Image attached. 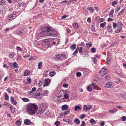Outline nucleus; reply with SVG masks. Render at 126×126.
Segmentation results:
<instances>
[{
    "label": "nucleus",
    "instance_id": "nucleus-1",
    "mask_svg": "<svg viewBox=\"0 0 126 126\" xmlns=\"http://www.w3.org/2000/svg\"><path fill=\"white\" fill-rule=\"evenodd\" d=\"M53 32V31L50 28L46 27L43 30H41V32L39 33L38 35L40 37L53 35L55 34Z\"/></svg>",
    "mask_w": 126,
    "mask_h": 126
},
{
    "label": "nucleus",
    "instance_id": "nucleus-2",
    "mask_svg": "<svg viewBox=\"0 0 126 126\" xmlns=\"http://www.w3.org/2000/svg\"><path fill=\"white\" fill-rule=\"evenodd\" d=\"M63 93L64 94L63 96L64 98H63L62 99H60V98L63 95L62 94L61 95H60L58 96L57 97V99L58 102H62L65 101L64 100V99L68 100H69V95L68 94V93L66 92V90H61L59 93V94H60Z\"/></svg>",
    "mask_w": 126,
    "mask_h": 126
},
{
    "label": "nucleus",
    "instance_id": "nucleus-3",
    "mask_svg": "<svg viewBox=\"0 0 126 126\" xmlns=\"http://www.w3.org/2000/svg\"><path fill=\"white\" fill-rule=\"evenodd\" d=\"M37 108V107L35 104H31L28 106L27 110L30 113L34 114L36 112Z\"/></svg>",
    "mask_w": 126,
    "mask_h": 126
},
{
    "label": "nucleus",
    "instance_id": "nucleus-4",
    "mask_svg": "<svg viewBox=\"0 0 126 126\" xmlns=\"http://www.w3.org/2000/svg\"><path fill=\"white\" fill-rule=\"evenodd\" d=\"M65 57L66 55L65 54H60L55 55L54 58L55 59L58 61H60L63 60Z\"/></svg>",
    "mask_w": 126,
    "mask_h": 126
},
{
    "label": "nucleus",
    "instance_id": "nucleus-5",
    "mask_svg": "<svg viewBox=\"0 0 126 126\" xmlns=\"http://www.w3.org/2000/svg\"><path fill=\"white\" fill-rule=\"evenodd\" d=\"M83 9L85 11H86L87 13L88 14L89 12L88 10H89L91 13H93L94 12V10L93 8L92 7H89L88 8H86V7H84L83 8Z\"/></svg>",
    "mask_w": 126,
    "mask_h": 126
},
{
    "label": "nucleus",
    "instance_id": "nucleus-6",
    "mask_svg": "<svg viewBox=\"0 0 126 126\" xmlns=\"http://www.w3.org/2000/svg\"><path fill=\"white\" fill-rule=\"evenodd\" d=\"M107 72V70L106 68H102L101 70L99 71L100 75L101 76H103L105 75Z\"/></svg>",
    "mask_w": 126,
    "mask_h": 126
},
{
    "label": "nucleus",
    "instance_id": "nucleus-7",
    "mask_svg": "<svg viewBox=\"0 0 126 126\" xmlns=\"http://www.w3.org/2000/svg\"><path fill=\"white\" fill-rule=\"evenodd\" d=\"M92 108V106L91 105H89L88 106L85 105L84 106L83 110L84 111H87L88 110H90Z\"/></svg>",
    "mask_w": 126,
    "mask_h": 126
},
{
    "label": "nucleus",
    "instance_id": "nucleus-8",
    "mask_svg": "<svg viewBox=\"0 0 126 126\" xmlns=\"http://www.w3.org/2000/svg\"><path fill=\"white\" fill-rule=\"evenodd\" d=\"M50 81L51 80L49 79H45L43 81L44 84L43 85V86H49Z\"/></svg>",
    "mask_w": 126,
    "mask_h": 126
},
{
    "label": "nucleus",
    "instance_id": "nucleus-9",
    "mask_svg": "<svg viewBox=\"0 0 126 126\" xmlns=\"http://www.w3.org/2000/svg\"><path fill=\"white\" fill-rule=\"evenodd\" d=\"M119 25H118L117 28L115 30V32L116 33H118L120 32L122 30V27L121 25V23H118Z\"/></svg>",
    "mask_w": 126,
    "mask_h": 126
},
{
    "label": "nucleus",
    "instance_id": "nucleus-10",
    "mask_svg": "<svg viewBox=\"0 0 126 126\" xmlns=\"http://www.w3.org/2000/svg\"><path fill=\"white\" fill-rule=\"evenodd\" d=\"M112 83L111 82H109L107 83L105 85V87L107 88H111L113 87V85Z\"/></svg>",
    "mask_w": 126,
    "mask_h": 126
},
{
    "label": "nucleus",
    "instance_id": "nucleus-11",
    "mask_svg": "<svg viewBox=\"0 0 126 126\" xmlns=\"http://www.w3.org/2000/svg\"><path fill=\"white\" fill-rule=\"evenodd\" d=\"M24 123L27 125H30L32 124V123L29 120L26 119L24 120Z\"/></svg>",
    "mask_w": 126,
    "mask_h": 126
},
{
    "label": "nucleus",
    "instance_id": "nucleus-12",
    "mask_svg": "<svg viewBox=\"0 0 126 126\" xmlns=\"http://www.w3.org/2000/svg\"><path fill=\"white\" fill-rule=\"evenodd\" d=\"M62 110L63 111L67 110L68 108V106L67 105H64L62 106Z\"/></svg>",
    "mask_w": 126,
    "mask_h": 126
},
{
    "label": "nucleus",
    "instance_id": "nucleus-13",
    "mask_svg": "<svg viewBox=\"0 0 126 126\" xmlns=\"http://www.w3.org/2000/svg\"><path fill=\"white\" fill-rule=\"evenodd\" d=\"M50 44V42L49 40H46L43 43V44L46 47H48Z\"/></svg>",
    "mask_w": 126,
    "mask_h": 126
},
{
    "label": "nucleus",
    "instance_id": "nucleus-14",
    "mask_svg": "<svg viewBox=\"0 0 126 126\" xmlns=\"http://www.w3.org/2000/svg\"><path fill=\"white\" fill-rule=\"evenodd\" d=\"M45 110L44 108L39 109L37 112V113L38 114H42L45 111Z\"/></svg>",
    "mask_w": 126,
    "mask_h": 126
},
{
    "label": "nucleus",
    "instance_id": "nucleus-15",
    "mask_svg": "<svg viewBox=\"0 0 126 126\" xmlns=\"http://www.w3.org/2000/svg\"><path fill=\"white\" fill-rule=\"evenodd\" d=\"M70 111L69 110H67L65 111L64 112L60 114V115L61 116H64L66 114H69L70 113Z\"/></svg>",
    "mask_w": 126,
    "mask_h": 126
},
{
    "label": "nucleus",
    "instance_id": "nucleus-16",
    "mask_svg": "<svg viewBox=\"0 0 126 126\" xmlns=\"http://www.w3.org/2000/svg\"><path fill=\"white\" fill-rule=\"evenodd\" d=\"M11 102L14 105H16L17 104L16 101L12 97H11Z\"/></svg>",
    "mask_w": 126,
    "mask_h": 126
},
{
    "label": "nucleus",
    "instance_id": "nucleus-17",
    "mask_svg": "<svg viewBox=\"0 0 126 126\" xmlns=\"http://www.w3.org/2000/svg\"><path fill=\"white\" fill-rule=\"evenodd\" d=\"M16 17V16L15 14H11L9 16V20L11 19H14Z\"/></svg>",
    "mask_w": 126,
    "mask_h": 126
},
{
    "label": "nucleus",
    "instance_id": "nucleus-18",
    "mask_svg": "<svg viewBox=\"0 0 126 126\" xmlns=\"http://www.w3.org/2000/svg\"><path fill=\"white\" fill-rule=\"evenodd\" d=\"M108 31L109 32H111L112 31V28L111 26L110 25H108L107 28Z\"/></svg>",
    "mask_w": 126,
    "mask_h": 126
},
{
    "label": "nucleus",
    "instance_id": "nucleus-19",
    "mask_svg": "<svg viewBox=\"0 0 126 126\" xmlns=\"http://www.w3.org/2000/svg\"><path fill=\"white\" fill-rule=\"evenodd\" d=\"M86 45L87 48H89L92 46V44L91 42H89L88 43H86Z\"/></svg>",
    "mask_w": 126,
    "mask_h": 126
},
{
    "label": "nucleus",
    "instance_id": "nucleus-20",
    "mask_svg": "<svg viewBox=\"0 0 126 126\" xmlns=\"http://www.w3.org/2000/svg\"><path fill=\"white\" fill-rule=\"evenodd\" d=\"M10 109L12 113H14L15 111V108L13 106L11 105L10 107Z\"/></svg>",
    "mask_w": 126,
    "mask_h": 126
},
{
    "label": "nucleus",
    "instance_id": "nucleus-21",
    "mask_svg": "<svg viewBox=\"0 0 126 126\" xmlns=\"http://www.w3.org/2000/svg\"><path fill=\"white\" fill-rule=\"evenodd\" d=\"M20 30L23 35L26 33L27 31V29L26 28L22 29Z\"/></svg>",
    "mask_w": 126,
    "mask_h": 126
},
{
    "label": "nucleus",
    "instance_id": "nucleus-22",
    "mask_svg": "<svg viewBox=\"0 0 126 126\" xmlns=\"http://www.w3.org/2000/svg\"><path fill=\"white\" fill-rule=\"evenodd\" d=\"M114 9H112L109 15V16L110 17H112L113 16V13Z\"/></svg>",
    "mask_w": 126,
    "mask_h": 126
},
{
    "label": "nucleus",
    "instance_id": "nucleus-23",
    "mask_svg": "<svg viewBox=\"0 0 126 126\" xmlns=\"http://www.w3.org/2000/svg\"><path fill=\"white\" fill-rule=\"evenodd\" d=\"M30 71L29 70H26L24 73V75L25 76H27L30 75Z\"/></svg>",
    "mask_w": 126,
    "mask_h": 126
},
{
    "label": "nucleus",
    "instance_id": "nucleus-24",
    "mask_svg": "<svg viewBox=\"0 0 126 126\" xmlns=\"http://www.w3.org/2000/svg\"><path fill=\"white\" fill-rule=\"evenodd\" d=\"M84 71L85 72L86 74H88L91 72L90 70L87 68L85 69Z\"/></svg>",
    "mask_w": 126,
    "mask_h": 126
},
{
    "label": "nucleus",
    "instance_id": "nucleus-25",
    "mask_svg": "<svg viewBox=\"0 0 126 126\" xmlns=\"http://www.w3.org/2000/svg\"><path fill=\"white\" fill-rule=\"evenodd\" d=\"M74 122L77 125H79V124L80 121L79 120L76 118L74 120Z\"/></svg>",
    "mask_w": 126,
    "mask_h": 126
},
{
    "label": "nucleus",
    "instance_id": "nucleus-26",
    "mask_svg": "<svg viewBox=\"0 0 126 126\" xmlns=\"http://www.w3.org/2000/svg\"><path fill=\"white\" fill-rule=\"evenodd\" d=\"M77 46L76 44H74L72 45L70 47L71 48L74 50L76 47Z\"/></svg>",
    "mask_w": 126,
    "mask_h": 126
},
{
    "label": "nucleus",
    "instance_id": "nucleus-27",
    "mask_svg": "<svg viewBox=\"0 0 126 126\" xmlns=\"http://www.w3.org/2000/svg\"><path fill=\"white\" fill-rule=\"evenodd\" d=\"M48 93V91L46 90H45L43 92V94H42L44 96H47Z\"/></svg>",
    "mask_w": 126,
    "mask_h": 126
},
{
    "label": "nucleus",
    "instance_id": "nucleus-28",
    "mask_svg": "<svg viewBox=\"0 0 126 126\" xmlns=\"http://www.w3.org/2000/svg\"><path fill=\"white\" fill-rule=\"evenodd\" d=\"M79 47H77L75 51L74 52L73 55H75L76 54L78 53L79 49Z\"/></svg>",
    "mask_w": 126,
    "mask_h": 126
},
{
    "label": "nucleus",
    "instance_id": "nucleus-29",
    "mask_svg": "<svg viewBox=\"0 0 126 126\" xmlns=\"http://www.w3.org/2000/svg\"><path fill=\"white\" fill-rule=\"evenodd\" d=\"M13 66L14 67L16 68H17L18 67V64L16 62H15L13 63Z\"/></svg>",
    "mask_w": 126,
    "mask_h": 126
},
{
    "label": "nucleus",
    "instance_id": "nucleus-30",
    "mask_svg": "<svg viewBox=\"0 0 126 126\" xmlns=\"http://www.w3.org/2000/svg\"><path fill=\"white\" fill-rule=\"evenodd\" d=\"M42 63L41 62H39L38 64V69H40L42 68Z\"/></svg>",
    "mask_w": 126,
    "mask_h": 126
},
{
    "label": "nucleus",
    "instance_id": "nucleus-31",
    "mask_svg": "<svg viewBox=\"0 0 126 126\" xmlns=\"http://www.w3.org/2000/svg\"><path fill=\"white\" fill-rule=\"evenodd\" d=\"M87 91L89 92H91L92 91V87L90 85L88 86L87 88Z\"/></svg>",
    "mask_w": 126,
    "mask_h": 126
},
{
    "label": "nucleus",
    "instance_id": "nucleus-32",
    "mask_svg": "<svg viewBox=\"0 0 126 126\" xmlns=\"http://www.w3.org/2000/svg\"><path fill=\"white\" fill-rule=\"evenodd\" d=\"M81 108L79 106H76L75 107V110L76 111H78V110H80Z\"/></svg>",
    "mask_w": 126,
    "mask_h": 126
},
{
    "label": "nucleus",
    "instance_id": "nucleus-33",
    "mask_svg": "<svg viewBox=\"0 0 126 126\" xmlns=\"http://www.w3.org/2000/svg\"><path fill=\"white\" fill-rule=\"evenodd\" d=\"M90 122L91 124L94 125L95 124V121L93 119H91L90 120Z\"/></svg>",
    "mask_w": 126,
    "mask_h": 126
},
{
    "label": "nucleus",
    "instance_id": "nucleus-34",
    "mask_svg": "<svg viewBox=\"0 0 126 126\" xmlns=\"http://www.w3.org/2000/svg\"><path fill=\"white\" fill-rule=\"evenodd\" d=\"M4 105L9 107H10L11 105L9 103L6 101H5L4 102Z\"/></svg>",
    "mask_w": 126,
    "mask_h": 126
},
{
    "label": "nucleus",
    "instance_id": "nucleus-35",
    "mask_svg": "<svg viewBox=\"0 0 126 126\" xmlns=\"http://www.w3.org/2000/svg\"><path fill=\"white\" fill-rule=\"evenodd\" d=\"M36 96H39L40 97H41L43 96V94H41V93H36Z\"/></svg>",
    "mask_w": 126,
    "mask_h": 126
},
{
    "label": "nucleus",
    "instance_id": "nucleus-36",
    "mask_svg": "<svg viewBox=\"0 0 126 126\" xmlns=\"http://www.w3.org/2000/svg\"><path fill=\"white\" fill-rule=\"evenodd\" d=\"M56 74L55 72L54 71H53L50 72L49 74L50 76L52 77L54 75Z\"/></svg>",
    "mask_w": 126,
    "mask_h": 126
},
{
    "label": "nucleus",
    "instance_id": "nucleus-37",
    "mask_svg": "<svg viewBox=\"0 0 126 126\" xmlns=\"http://www.w3.org/2000/svg\"><path fill=\"white\" fill-rule=\"evenodd\" d=\"M22 99L23 101L25 102H27L29 101V99L28 98H22Z\"/></svg>",
    "mask_w": 126,
    "mask_h": 126
},
{
    "label": "nucleus",
    "instance_id": "nucleus-38",
    "mask_svg": "<svg viewBox=\"0 0 126 126\" xmlns=\"http://www.w3.org/2000/svg\"><path fill=\"white\" fill-rule=\"evenodd\" d=\"M54 124L56 126H58L60 125L61 124V123L59 121H57Z\"/></svg>",
    "mask_w": 126,
    "mask_h": 126
},
{
    "label": "nucleus",
    "instance_id": "nucleus-39",
    "mask_svg": "<svg viewBox=\"0 0 126 126\" xmlns=\"http://www.w3.org/2000/svg\"><path fill=\"white\" fill-rule=\"evenodd\" d=\"M27 82L29 84H30L32 80L31 78L30 77H28L27 79Z\"/></svg>",
    "mask_w": 126,
    "mask_h": 126
},
{
    "label": "nucleus",
    "instance_id": "nucleus-40",
    "mask_svg": "<svg viewBox=\"0 0 126 126\" xmlns=\"http://www.w3.org/2000/svg\"><path fill=\"white\" fill-rule=\"evenodd\" d=\"M106 23L104 22L101 23L100 24V26L101 27L103 28L104 27L105 25H106Z\"/></svg>",
    "mask_w": 126,
    "mask_h": 126
},
{
    "label": "nucleus",
    "instance_id": "nucleus-41",
    "mask_svg": "<svg viewBox=\"0 0 126 126\" xmlns=\"http://www.w3.org/2000/svg\"><path fill=\"white\" fill-rule=\"evenodd\" d=\"M21 122L19 120L16 121V124L17 125L19 126L21 124Z\"/></svg>",
    "mask_w": 126,
    "mask_h": 126
},
{
    "label": "nucleus",
    "instance_id": "nucleus-42",
    "mask_svg": "<svg viewBox=\"0 0 126 126\" xmlns=\"http://www.w3.org/2000/svg\"><path fill=\"white\" fill-rule=\"evenodd\" d=\"M16 49L17 50L19 51H22V49L20 47H19L17 46L16 47Z\"/></svg>",
    "mask_w": 126,
    "mask_h": 126
},
{
    "label": "nucleus",
    "instance_id": "nucleus-43",
    "mask_svg": "<svg viewBox=\"0 0 126 126\" xmlns=\"http://www.w3.org/2000/svg\"><path fill=\"white\" fill-rule=\"evenodd\" d=\"M5 3L4 0H0V4L1 5H4Z\"/></svg>",
    "mask_w": 126,
    "mask_h": 126
},
{
    "label": "nucleus",
    "instance_id": "nucleus-44",
    "mask_svg": "<svg viewBox=\"0 0 126 126\" xmlns=\"http://www.w3.org/2000/svg\"><path fill=\"white\" fill-rule=\"evenodd\" d=\"M73 26L75 28H77L79 27L78 24L76 23H75L74 24Z\"/></svg>",
    "mask_w": 126,
    "mask_h": 126
},
{
    "label": "nucleus",
    "instance_id": "nucleus-45",
    "mask_svg": "<svg viewBox=\"0 0 126 126\" xmlns=\"http://www.w3.org/2000/svg\"><path fill=\"white\" fill-rule=\"evenodd\" d=\"M5 10H0V14L2 15L5 13Z\"/></svg>",
    "mask_w": 126,
    "mask_h": 126
},
{
    "label": "nucleus",
    "instance_id": "nucleus-46",
    "mask_svg": "<svg viewBox=\"0 0 126 126\" xmlns=\"http://www.w3.org/2000/svg\"><path fill=\"white\" fill-rule=\"evenodd\" d=\"M83 49V48L82 47H80L79 48V53H81L82 52V50Z\"/></svg>",
    "mask_w": 126,
    "mask_h": 126
},
{
    "label": "nucleus",
    "instance_id": "nucleus-47",
    "mask_svg": "<svg viewBox=\"0 0 126 126\" xmlns=\"http://www.w3.org/2000/svg\"><path fill=\"white\" fill-rule=\"evenodd\" d=\"M22 3H19L16 4V5L18 7H19L22 5Z\"/></svg>",
    "mask_w": 126,
    "mask_h": 126
},
{
    "label": "nucleus",
    "instance_id": "nucleus-48",
    "mask_svg": "<svg viewBox=\"0 0 126 126\" xmlns=\"http://www.w3.org/2000/svg\"><path fill=\"white\" fill-rule=\"evenodd\" d=\"M81 74L79 72H77L76 73V75L78 77H80L81 75Z\"/></svg>",
    "mask_w": 126,
    "mask_h": 126
},
{
    "label": "nucleus",
    "instance_id": "nucleus-49",
    "mask_svg": "<svg viewBox=\"0 0 126 126\" xmlns=\"http://www.w3.org/2000/svg\"><path fill=\"white\" fill-rule=\"evenodd\" d=\"M104 125V122L102 121L100 122V126H103Z\"/></svg>",
    "mask_w": 126,
    "mask_h": 126
},
{
    "label": "nucleus",
    "instance_id": "nucleus-50",
    "mask_svg": "<svg viewBox=\"0 0 126 126\" xmlns=\"http://www.w3.org/2000/svg\"><path fill=\"white\" fill-rule=\"evenodd\" d=\"M91 50L92 52H94L96 51L95 49L94 48H92L91 49Z\"/></svg>",
    "mask_w": 126,
    "mask_h": 126
},
{
    "label": "nucleus",
    "instance_id": "nucleus-51",
    "mask_svg": "<svg viewBox=\"0 0 126 126\" xmlns=\"http://www.w3.org/2000/svg\"><path fill=\"white\" fill-rule=\"evenodd\" d=\"M6 90L7 91L9 92V93H11L12 91L11 90V88H8V89H6Z\"/></svg>",
    "mask_w": 126,
    "mask_h": 126
},
{
    "label": "nucleus",
    "instance_id": "nucleus-52",
    "mask_svg": "<svg viewBox=\"0 0 126 126\" xmlns=\"http://www.w3.org/2000/svg\"><path fill=\"white\" fill-rule=\"evenodd\" d=\"M113 26L114 29L117 27V24L115 23H113Z\"/></svg>",
    "mask_w": 126,
    "mask_h": 126
},
{
    "label": "nucleus",
    "instance_id": "nucleus-53",
    "mask_svg": "<svg viewBox=\"0 0 126 126\" xmlns=\"http://www.w3.org/2000/svg\"><path fill=\"white\" fill-rule=\"evenodd\" d=\"M17 34L19 35H23L21 30L17 32Z\"/></svg>",
    "mask_w": 126,
    "mask_h": 126
},
{
    "label": "nucleus",
    "instance_id": "nucleus-54",
    "mask_svg": "<svg viewBox=\"0 0 126 126\" xmlns=\"http://www.w3.org/2000/svg\"><path fill=\"white\" fill-rule=\"evenodd\" d=\"M122 120V121H124L126 120V117L125 116L122 117L121 118Z\"/></svg>",
    "mask_w": 126,
    "mask_h": 126
},
{
    "label": "nucleus",
    "instance_id": "nucleus-55",
    "mask_svg": "<svg viewBox=\"0 0 126 126\" xmlns=\"http://www.w3.org/2000/svg\"><path fill=\"white\" fill-rule=\"evenodd\" d=\"M85 116V115L84 114H82L80 116V118L81 119H82L84 118Z\"/></svg>",
    "mask_w": 126,
    "mask_h": 126
},
{
    "label": "nucleus",
    "instance_id": "nucleus-56",
    "mask_svg": "<svg viewBox=\"0 0 126 126\" xmlns=\"http://www.w3.org/2000/svg\"><path fill=\"white\" fill-rule=\"evenodd\" d=\"M5 100H7L9 98V97L7 94H5Z\"/></svg>",
    "mask_w": 126,
    "mask_h": 126
},
{
    "label": "nucleus",
    "instance_id": "nucleus-57",
    "mask_svg": "<svg viewBox=\"0 0 126 126\" xmlns=\"http://www.w3.org/2000/svg\"><path fill=\"white\" fill-rule=\"evenodd\" d=\"M85 125V122L84 121H83L82 122L80 126H84Z\"/></svg>",
    "mask_w": 126,
    "mask_h": 126
},
{
    "label": "nucleus",
    "instance_id": "nucleus-58",
    "mask_svg": "<svg viewBox=\"0 0 126 126\" xmlns=\"http://www.w3.org/2000/svg\"><path fill=\"white\" fill-rule=\"evenodd\" d=\"M42 89L41 88H39L36 91V93H39L41 92L42 91Z\"/></svg>",
    "mask_w": 126,
    "mask_h": 126
},
{
    "label": "nucleus",
    "instance_id": "nucleus-59",
    "mask_svg": "<svg viewBox=\"0 0 126 126\" xmlns=\"http://www.w3.org/2000/svg\"><path fill=\"white\" fill-rule=\"evenodd\" d=\"M42 84V82L41 81H40L39 83L38 84V86H41Z\"/></svg>",
    "mask_w": 126,
    "mask_h": 126
},
{
    "label": "nucleus",
    "instance_id": "nucleus-60",
    "mask_svg": "<svg viewBox=\"0 0 126 126\" xmlns=\"http://www.w3.org/2000/svg\"><path fill=\"white\" fill-rule=\"evenodd\" d=\"M117 4V2L115 1L112 2V5L113 6H114L115 4Z\"/></svg>",
    "mask_w": 126,
    "mask_h": 126
},
{
    "label": "nucleus",
    "instance_id": "nucleus-61",
    "mask_svg": "<svg viewBox=\"0 0 126 126\" xmlns=\"http://www.w3.org/2000/svg\"><path fill=\"white\" fill-rule=\"evenodd\" d=\"M110 78V75H107L105 77V78L107 79H108Z\"/></svg>",
    "mask_w": 126,
    "mask_h": 126
},
{
    "label": "nucleus",
    "instance_id": "nucleus-62",
    "mask_svg": "<svg viewBox=\"0 0 126 126\" xmlns=\"http://www.w3.org/2000/svg\"><path fill=\"white\" fill-rule=\"evenodd\" d=\"M113 20V19L110 18H109L108 19V21H112Z\"/></svg>",
    "mask_w": 126,
    "mask_h": 126
},
{
    "label": "nucleus",
    "instance_id": "nucleus-63",
    "mask_svg": "<svg viewBox=\"0 0 126 126\" xmlns=\"http://www.w3.org/2000/svg\"><path fill=\"white\" fill-rule=\"evenodd\" d=\"M21 59V57L20 56H18L17 57V60H20Z\"/></svg>",
    "mask_w": 126,
    "mask_h": 126
},
{
    "label": "nucleus",
    "instance_id": "nucleus-64",
    "mask_svg": "<svg viewBox=\"0 0 126 126\" xmlns=\"http://www.w3.org/2000/svg\"><path fill=\"white\" fill-rule=\"evenodd\" d=\"M68 122L69 124H72V121L70 120H67V122Z\"/></svg>",
    "mask_w": 126,
    "mask_h": 126
}]
</instances>
